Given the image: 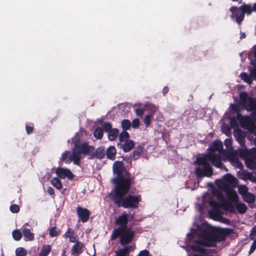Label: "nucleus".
<instances>
[{
    "label": "nucleus",
    "mask_w": 256,
    "mask_h": 256,
    "mask_svg": "<svg viewBox=\"0 0 256 256\" xmlns=\"http://www.w3.org/2000/svg\"><path fill=\"white\" fill-rule=\"evenodd\" d=\"M226 150L223 149V144L220 140H215L210 148L208 153L202 157L196 158L194 164L198 166L196 168V174L198 177L208 176L212 175V170L208 160L212 162L216 167L220 169H224L226 172L228 171L227 168L220 162V158L222 153L228 154L229 152H234L232 147V140L231 138H226L224 142Z\"/></svg>",
    "instance_id": "1"
},
{
    "label": "nucleus",
    "mask_w": 256,
    "mask_h": 256,
    "mask_svg": "<svg viewBox=\"0 0 256 256\" xmlns=\"http://www.w3.org/2000/svg\"><path fill=\"white\" fill-rule=\"evenodd\" d=\"M76 212L82 222H86L88 221L90 212L86 208L78 206L76 208Z\"/></svg>",
    "instance_id": "15"
},
{
    "label": "nucleus",
    "mask_w": 256,
    "mask_h": 256,
    "mask_svg": "<svg viewBox=\"0 0 256 256\" xmlns=\"http://www.w3.org/2000/svg\"><path fill=\"white\" fill-rule=\"evenodd\" d=\"M72 240H75V238H74H74H72Z\"/></svg>",
    "instance_id": "61"
},
{
    "label": "nucleus",
    "mask_w": 256,
    "mask_h": 256,
    "mask_svg": "<svg viewBox=\"0 0 256 256\" xmlns=\"http://www.w3.org/2000/svg\"><path fill=\"white\" fill-rule=\"evenodd\" d=\"M234 136L236 140L238 142L241 146H244L245 139L244 136L241 134L239 133L238 134H234Z\"/></svg>",
    "instance_id": "35"
},
{
    "label": "nucleus",
    "mask_w": 256,
    "mask_h": 256,
    "mask_svg": "<svg viewBox=\"0 0 256 256\" xmlns=\"http://www.w3.org/2000/svg\"><path fill=\"white\" fill-rule=\"evenodd\" d=\"M248 180L256 183V173L250 172Z\"/></svg>",
    "instance_id": "50"
},
{
    "label": "nucleus",
    "mask_w": 256,
    "mask_h": 256,
    "mask_svg": "<svg viewBox=\"0 0 256 256\" xmlns=\"http://www.w3.org/2000/svg\"><path fill=\"white\" fill-rule=\"evenodd\" d=\"M103 128L106 132H108L112 129V126L110 122H104L103 124Z\"/></svg>",
    "instance_id": "43"
},
{
    "label": "nucleus",
    "mask_w": 256,
    "mask_h": 256,
    "mask_svg": "<svg viewBox=\"0 0 256 256\" xmlns=\"http://www.w3.org/2000/svg\"><path fill=\"white\" fill-rule=\"evenodd\" d=\"M115 188L112 194V199L118 207L124 208H136L138 206L141 200V196H132L129 194L124 196L128 192L131 184L134 182L132 178H123L122 177H116L112 179Z\"/></svg>",
    "instance_id": "2"
},
{
    "label": "nucleus",
    "mask_w": 256,
    "mask_h": 256,
    "mask_svg": "<svg viewBox=\"0 0 256 256\" xmlns=\"http://www.w3.org/2000/svg\"><path fill=\"white\" fill-rule=\"evenodd\" d=\"M83 244L80 242H76L72 248V254H79L81 253L82 251Z\"/></svg>",
    "instance_id": "20"
},
{
    "label": "nucleus",
    "mask_w": 256,
    "mask_h": 256,
    "mask_svg": "<svg viewBox=\"0 0 256 256\" xmlns=\"http://www.w3.org/2000/svg\"><path fill=\"white\" fill-rule=\"evenodd\" d=\"M119 140L121 142H123L128 140L129 134L126 130H123L119 135Z\"/></svg>",
    "instance_id": "34"
},
{
    "label": "nucleus",
    "mask_w": 256,
    "mask_h": 256,
    "mask_svg": "<svg viewBox=\"0 0 256 256\" xmlns=\"http://www.w3.org/2000/svg\"><path fill=\"white\" fill-rule=\"evenodd\" d=\"M244 200L247 203L252 204L256 200L255 196L250 192H248L242 196Z\"/></svg>",
    "instance_id": "24"
},
{
    "label": "nucleus",
    "mask_w": 256,
    "mask_h": 256,
    "mask_svg": "<svg viewBox=\"0 0 256 256\" xmlns=\"http://www.w3.org/2000/svg\"><path fill=\"white\" fill-rule=\"evenodd\" d=\"M240 76L242 80L248 84H252L253 80L250 74H248L246 72H243L240 74Z\"/></svg>",
    "instance_id": "21"
},
{
    "label": "nucleus",
    "mask_w": 256,
    "mask_h": 256,
    "mask_svg": "<svg viewBox=\"0 0 256 256\" xmlns=\"http://www.w3.org/2000/svg\"><path fill=\"white\" fill-rule=\"evenodd\" d=\"M241 8H242L244 14L247 15H250L253 12L252 9V6L250 4H243L241 6Z\"/></svg>",
    "instance_id": "29"
},
{
    "label": "nucleus",
    "mask_w": 256,
    "mask_h": 256,
    "mask_svg": "<svg viewBox=\"0 0 256 256\" xmlns=\"http://www.w3.org/2000/svg\"><path fill=\"white\" fill-rule=\"evenodd\" d=\"M60 233V230L55 227H52L50 230V236L52 238L58 236Z\"/></svg>",
    "instance_id": "30"
},
{
    "label": "nucleus",
    "mask_w": 256,
    "mask_h": 256,
    "mask_svg": "<svg viewBox=\"0 0 256 256\" xmlns=\"http://www.w3.org/2000/svg\"><path fill=\"white\" fill-rule=\"evenodd\" d=\"M74 152H76L73 149H72V154H71L70 151L66 150L63 152L61 156V160L67 164H70L72 162H73L74 164L76 166H80V160L82 158V154L78 152L77 155H74Z\"/></svg>",
    "instance_id": "9"
},
{
    "label": "nucleus",
    "mask_w": 256,
    "mask_h": 256,
    "mask_svg": "<svg viewBox=\"0 0 256 256\" xmlns=\"http://www.w3.org/2000/svg\"><path fill=\"white\" fill-rule=\"evenodd\" d=\"M256 238V226L253 227L252 228L250 234V238L252 240H254Z\"/></svg>",
    "instance_id": "47"
},
{
    "label": "nucleus",
    "mask_w": 256,
    "mask_h": 256,
    "mask_svg": "<svg viewBox=\"0 0 256 256\" xmlns=\"http://www.w3.org/2000/svg\"><path fill=\"white\" fill-rule=\"evenodd\" d=\"M121 124L123 130H129L131 126V122L130 120H123L122 121Z\"/></svg>",
    "instance_id": "33"
},
{
    "label": "nucleus",
    "mask_w": 256,
    "mask_h": 256,
    "mask_svg": "<svg viewBox=\"0 0 256 256\" xmlns=\"http://www.w3.org/2000/svg\"><path fill=\"white\" fill-rule=\"evenodd\" d=\"M219 221L226 224H230V220L223 216L220 217Z\"/></svg>",
    "instance_id": "53"
},
{
    "label": "nucleus",
    "mask_w": 256,
    "mask_h": 256,
    "mask_svg": "<svg viewBox=\"0 0 256 256\" xmlns=\"http://www.w3.org/2000/svg\"><path fill=\"white\" fill-rule=\"evenodd\" d=\"M143 150V147L141 146H138L136 147V149L133 152V155L134 158L138 157L139 155L142 152Z\"/></svg>",
    "instance_id": "40"
},
{
    "label": "nucleus",
    "mask_w": 256,
    "mask_h": 256,
    "mask_svg": "<svg viewBox=\"0 0 256 256\" xmlns=\"http://www.w3.org/2000/svg\"><path fill=\"white\" fill-rule=\"evenodd\" d=\"M124 164L122 162L116 161L113 164V171L116 174L118 177H122L123 174L124 167Z\"/></svg>",
    "instance_id": "16"
},
{
    "label": "nucleus",
    "mask_w": 256,
    "mask_h": 256,
    "mask_svg": "<svg viewBox=\"0 0 256 256\" xmlns=\"http://www.w3.org/2000/svg\"><path fill=\"white\" fill-rule=\"evenodd\" d=\"M74 231L72 230L70 228H68L64 234L65 238H70V241L71 242H74V240H72V238H73L74 239Z\"/></svg>",
    "instance_id": "31"
},
{
    "label": "nucleus",
    "mask_w": 256,
    "mask_h": 256,
    "mask_svg": "<svg viewBox=\"0 0 256 256\" xmlns=\"http://www.w3.org/2000/svg\"><path fill=\"white\" fill-rule=\"evenodd\" d=\"M140 126V120L138 118H135L132 120L131 123V126L134 128H138Z\"/></svg>",
    "instance_id": "46"
},
{
    "label": "nucleus",
    "mask_w": 256,
    "mask_h": 256,
    "mask_svg": "<svg viewBox=\"0 0 256 256\" xmlns=\"http://www.w3.org/2000/svg\"><path fill=\"white\" fill-rule=\"evenodd\" d=\"M230 12L232 13L231 17H236V22L238 24H240L244 18V14L241 6L238 8L236 6H232L230 9Z\"/></svg>",
    "instance_id": "12"
},
{
    "label": "nucleus",
    "mask_w": 256,
    "mask_h": 256,
    "mask_svg": "<svg viewBox=\"0 0 256 256\" xmlns=\"http://www.w3.org/2000/svg\"><path fill=\"white\" fill-rule=\"evenodd\" d=\"M34 130V126L33 124H31L30 125L26 124V133L28 134H31Z\"/></svg>",
    "instance_id": "44"
},
{
    "label": "nucleus",
    "mask_w": 256,
    "mask_h": 256,
    "mask_svg": "<svg viewBox=\"0 0 256 256\" xmlns=\"http://www.w3.org/2000/svg\"><path fill=\"white\" fill-rule=\"evenodd\" d=\"M132 246H127L119 249L116 252V256H128L130 252L132 250Z\"/></svg>",
    "instance_id": "17"
},
{
    "label": "nucleus",
    "mask_w": 256,
    "mask_h": 256,
    "mask_svg": "<svg viewBox=\"0 0 256 256\" xmlns=\"http://www.w3.org/2000/svg\"><path fill=\"white\" fill-rule=\"evenodd\" d=\"M10 210L12 213H18L20 211V207L18 204H12L10 206Z\"/></svg>",
    "instance_id": "42"
},
{
    "label": "nucleus",
    "mask_w": 256,
    "mask_h": 256,
    "mask_svg": "<svg viewBox=\"0 0 256 256\" xmlns=\"http://www.w3.org/2000/svg\"><path fill=\"white\" fill-rule=\"evenodd\" d=\"M22 234L26 241H30L34 239V234L32 232H31L30 230L28 228H24L22 230Z\"/></svg>",
    "instance_id": "18"
},
{
    "label": "nucleus",
    "mask_w": 256,
    "mask_h": 256,
    "mask_svg": "<svg viewBox=\"0 0 256 256\" xmlns=\"http://www.w3.org/2000/svg\"><path fill=\"white\" fill-rule=\"evenodd\" d=\"M152 118V114L146 115L144 116V124H145L146 127H148L150 126V120Z\"/></svg>",
    "instance_id": "41"
},
{
    "label": "nucleus",
    "mask_w": 256,
    "mask_h": 256,
    "mask_svg": "<svg viewBox=\"0 0 256 256\" xmlns=\"http://www.w3.org/2000/svg\"><path fill=\"white\" fill-rule=\"evenodd\" d=\"M236 208L238 213L242 214L246 212L247 210L246 206L244 203H238L236 205Z\"/></svg>",
    "instance_id": "28"
},
{
    "label": "nucleus",
    "mask_w": 256,
    "mask_h": 256,
    "mask_svg": "<svg viewBox=\"0 0 256 256\" xmlns=\"http://www.w3.org/2000/svg\"><path fill=\"white\" fill-rule=\"evenodd\" d=\"M135 113L138 116H142L144 113V110L141 108H137L135 110Z\"/></svg>",
    "instance_id": "52"
},
{
    "label": "nucleus",
    "mask_w": 256,
    "mask_h": 256,
    "mask_svg": "<svg viewBox=\"0 0 256 256\" xmlns=\"http://www.w3.org/2000/svg\"><path fill=\"white\" fill-rule=\"evenodd\" d=\"M248 70L250 72V75L252 76V80H256V67L254 68H249Z\"/></svg>",
    "instance_id": "45"
},
{
    "label": "nucleus",
    "mask_w": 256,
    "mask_h": 256,
    "mask_svg": "<svg viewBox=\"0 0 256 256\" xmlns=\"http://www.w3.org/2000/svg\"><path fill=\"white\" fill-rule=\"evenodd\" d=\"M250 172L248 171H242L238 174V178L244 180H248Z\"/></svg>",
    "instance_id": "37"
},
{
    "label": "nucleus",
    "mask_w": 256,
    "mask_h": 256,
    "mask_svg": "<svg viewBox=\"0 0 256 256\" xmlns=\"http://www.w3.org/2000/svg\"><path fill=\"white\" fill-rule=\"evenodd\" d=\"M247 167L251 170L256 169V149H252L250 154L246 158Z\"/></svg>",
    "instance_id": "14"
},
{
    "label": "nucleus",
    "mask_w": 256,
    "mask_h": 256,
    "mask_svg": "<svg viewBox=\"0 0 256 256\" xmlns=\"http://www.w3.org/2000/svg\"><path fill=\"white\" fill-rule=\"evenodd\" d=\"M220 158L221 162L222 160L224 161L228 160L234 166L239 169H242V165L240 162L236 152H229L226 154L222 153V156Z\"/></svg>",
    "instance_id": "11"
},
{
    "label": "nucleus",
    "mask_w": 256,
    "mask_h": 256,
    "mask_svg": "<svg viewBox=\"0 0 256 256\" xmlns=\"http://www.w3.org/2000/svg\"><path fill=\"white\" fill-rule=\"evenodd\" d=\"M92 256H95L94 255H93Z\"/></svg>",
    "instance_id": "62"
},
{
    "label": "nucleus",
    "mask_w": 256,
    "mask_h": 256,
    "mask_svg": "<svg viewBox=\"0 0 256 256\" xmlns=\"http://www.w3.org/2000/svg\"><path fill=\"white\" fill-rule=\"evenodd\" d=\"M118 130L116 128H112L108 132V138L110 140H114L118 134Z\"/></svg>",
    "instance_id": "26"
},
{
    "label": "nucleus",
    "mask_w": 256,
    "mask_h": 256,
    "mask_svg": "<svg viewBox=\"0 0 256 256\" xmlns=\"http://www.w3.org/2000/svg\"><path fill=\"white\" fill-rule=\"evenodd\" d=\"M238 185L236 178L230 174H226L220 181L219 186L221 190L224 192L227 199L225 200L222 195L218 193L217 194L218 200L221 202L223 208L231 212H234V208L232 202L236 203L238 200V196L234 187Z\"/></svg>",
    "instance_id": "3"
},
{
    "label": "nucleus",
    "mask_w": 256,
    "mask_h": 256,
    "mask_svg": "<svg viewBox=\"0 0 256 256\" xmlns=\"http://www.w3.org/2000/svg\"><path fill=\"white\" fill-rule=\"evenodd\" d=\"M232 2H238L239 4H240L242 2V0H231Z\"/></svg>",
    "instance_id": "59"
},
{
    "label": "nucleus",
    "mask_w": 256,
    "mask_h": 256,
    "mask_svg": "<svg viewBox=\"0 0 256 256\" xmlns=\"http://www.w3.org/2000/svg\"><path fill=\"white\" fill-rule=\"evenodd\" d=\"M233 232L230 228H218L211 236H208L205 242L196 241L197 245H192L189 248L194 252H198L193 256H210L206 252V250L202 248V244L208 246H215L216 242L224 240L227 236Z\"/></svg>",
    "instance_id": "4"
},
{
    "label": "nucleus",
    "mask_w": 256,
    "mask_h": 256,
    "mask_svg": "<svg viewBox=\"0 0 256 256\" xmlns=\"http://www.w3.org/2000/svg\"><path fill=\"white\" fill-rule=\"evenodd\" d=\"M134 215L129 216L126 213H124L122 215L119 216L116 220V224L118 226V228L114 230V232L118 233L117 232L124 231L127 228V224L129 219L132 220L134 218Z\"/></svg>",
    "instance_id": "10"
},
{
    "label": "nucleus",
    "mask_w": 256,
    "mask_h": 256,
    "mask_svg": "<svg viewBox=\"0 0 256 256\" xmlns=\"http://www.w3.org/2000/svg\"><path fill=\"white\" fill-rule=\"evenodd\" d=\"M168 92V86L164 87L162 90L163 94H166Z\"/></svg>",
    "instance_id": "55"
},
{
    "label": "nucleus",
    "mask_w": 256,
    "mask_h": 256,
    "mask_svg": "<svg viewBox=\"0 0 256 256\" xmlns=\"http://www.w3.org/2000/svg\"><path fill=\"white\" fill-rule=\"evenodd\" d=\"M96 128H94V132H93V136L94 138H96Z\"/></svg>",
    "instance_id": "58"
},
{
    "label": "nucleus",
    "mask_w": 256,
    "mask_h": 256,
    "mask_svg": "<svg viewBox=\"0 0 256 256\" xmlns=\"http://www.w3.org/2000/svg\"><path fill=\"white\" fill-rule=\"evenodd\" d=\"M236 119L239 122L241 126L251 132L256 130V112L252 113L250 116H242L238 112Z\"/></svg>",
    "instance_id": "6"
},
{
    "label": "nucleus",
    "mask_w": 256,
    "mask_h": 256,
    "mask_svg": "<svg viewBox=\"0 0 256 256\" xmlns=\"http://www.w3.org/2000/svg\"><path fill=\"white\" fill-rule=\"evenodd\" d=\"M252 9L254 12H256V2L255 4L252 6Z\"/></svg>",
    "instance_id": "56"
},
{
    "label": "nucleus",
    "mask_w": 256,
    "mask_h": 256,
    "mask_svg": "<svg viewBox=\"0 0 256 256\" xmlns=\"http://www.w3.org/2000/svg\"><path fill=\"white\" fill-rule=\"evenodd\" d=\"M26 251L23 248H18L16 250V256H26Z\"/></svg>",
    "instance_id": "36"
},
{
    "label": "nucleus",
    "mask_w": 256,
    "mask_h": 256,
    "mask_svg": "<svg viewBox=\"0 0 256 256\" xmlns=\"http://www.w3.org/2000/svg\"><path fill=\"white\" fill-rule=\"evenodd\" d=\"M208 204L214 210H218L220 208V204L213 199L209 200Z\"/></svg>",
    "instance_id": "38"
},
{
    "label": "nucleus",
    "mask_w": 256,
    "mask_h": 256,
    "mask_svg": "<svg viewBox=\"0 0 256 256\" xmlns=\"http://www.w3.org/2000/svg\"><path fill=\"white\" fill-rule=\"evenodd\" d=\"M134 146V143L132 140H127L124 142L122 146V149L124 152H130Z\"/></svg>",
    "instance_id": "23"
},
{
    "label": "nucleus",
    "mask_w": 256,
    "mask_h": 256,
    "mask_svg": "<svg viewBox=\"0 0 256 256\" xmlns=\"http://www.w3.org/2000/svg\"><path fill=\"white\" fill-rule=\"evenodd\" d=\"M150 252L148 250H141L136 256H149Z\"/></svg>",
    "instance_id": "51"
},
{
    "label": "nucleus",
    "mask_w": 256,
    "mask_h": 256,
    "mask_svg": "<svg viewBox=\"0 0 256 256\" xmlns=\"http://www.w3.org/2000/svg\"><path fill=\"white\" fill-rule=\"evenodd\" d=\"M51 183L58 190H61L62 188V184L60 180L56 177L54 178L52 180Z\"/></svg>",
    "instance_id": "27"
},
{
    "label": "nucleus",
    "mask_w": 256,
    "mask_h": 256,
    "mask_svg": "<svg viewBox=\"0 0 256 256\" xmlns=\"http://www.w3.org/2000/svg\"><path fill=\"white\" fill-rule=\"evenodd\" d=\"M80 134L77 132L72 138V143L74 146L73 149L76 152H74V155H77V153L80 152L82 155L86 156H88L89 159H93L96 156V152L94 146H90L87 142L80 143Z\"/></svg>",
    "instance_id": "5"
},
{
    "label": "nucleus",
    "mask_w": 256,
    "mask_h": 256,
    "mask_svg": "<svg viewBox=\"0 0 256 256\" xmlns=\"http://www.w3.org/2000/svg\"><path fill=\"white\" fill-rule=\"evenodd\" d=\"M255 58L254 60H250V64L254 66H256V44L254 46L250 52L248 54V58L252 60V58Z\"/></svg>",
    "instance_id": "22"
},
{
    "label": "nucleus",
    "mask_w": 256,
    "mask_h": 256,
    "mask_svg": "<svg viewBox=\"0 0 256 256\" xmlns=\"http://www.w3.org/2000/svg\"><path fill=\"white\" fill-rule=\"evenodd\" d=\"M116 150L113 146H110L106 151V157L111 160H114L116 158Z\"/></svg>",
    "instance_id": "19"
},
{
    "label": "nucleus",
    "mask_w": 256,
    "mask_h": 256,
    "mask_svg": "<svg viewBox=\"0 0 256 256\" xmlns=\"http://www.w3.org/2000/svg\"><path fill=\"white\" fill-rule=\"evenodd\" d=\"M254 240L248 252L249 254H252L256 249V239H254Z\"/></svg>",
    "instance_id": "48"
},
{
    "label": "nucleus",
    "mask_w": 256,
    "mask_h": 256,
    "mask_svg": "<svg viewBox=\"0 0 256 256\" xmlns=\"http://www.w3.org/2000/svg\"><path fill=\"white\" fill-rule=\"evenodd\" d=\"M66 248H64L62 250V252L61 256H66Z\"/></svg>",
    "instance_id": "57"
},
{
    "label": "nucleus",
    "mask_w": 256,
    "mask_h": 256,
    "mask_svg": "<svg viewBox=\"0 0 256 256\" xmlns=\"http://www.w3.org/2000/svg\"><path fill=\"white\" fill-rule=\"evenodd\" d=\"M239 98L240 104L248 112H256V98L248 96L246 92H241Z\"/></svg>",
    "instance_id": "7"
},
{
    "label": "nucleus",
    "mask_w": 256,
    "mask_h": 256,
    "mask_svg": "<svg viewBox=\"0 0 256 256\" xmlns=\"http://www.w3.org/2000/svg\"><path fill=\"white\" fill-rule=\"evenodd\" d=\"M12 236L15 240L18 241L21 239L22 234L20 230H14L12 232Z\"/></svg>",
    "instance_id": "32"
},
{
    "label": "nucleus",
    "mask_w": 256,
    "mask_h": 256,
    "mask_svg": "<svg viewBox=\"0 0 256 256\" xmlns=\"http://www.w3.org/2000/svg\"><path fill=\"white\" fill-rule=\"evenodd\" d=\"M104 134V130L102 128H97V139L102 138Z\"/></svg>",
    "instance_id": "49"
},
{
    "label": "nucleus",
    "mask_w": 256,
    "mask_h": 256,
    "mask_svg": "<svg viewBox=\"0 0 256 256\" xmlns=\"http://www.w3.org/2000/svg\"><path fill=\"white\" fill-rule=\"evenodd\" d=\"M56 173L58 176L62 179L67 178L68 180H72L74 178V174L68 168L58 167L56 169Z\"/></svg>",
    "instance_id": "13"
},
{
    "label": "nucleus",
    "mask_w": 256,
    "mask_h": 256,
    "mask_svg": "<svg viewBox=\"0 0 256 256\" xmlns=\"http://www.w3.org/2000/svg\"><path fill=\"white\" fill-rule=\"evenodd\" d=\"M51 250L52 246L50 245H44L42 247L38 256H48Z\"/></svg>",
    "instance_id": "25"
},
{
    "label": "nucleus",
    "mask_w": 256,
    "mask_h": 256,
    "mask_svg": "<svg viewBox=\"0 0 256 256\" xmlns=\"http://www.w3.org/2000/svg\"><path fill=\"white\" fill-rule=\"evenodd\" d=\"M47 192L50 195L52 196H54V188L50 186L48 188Z\"/></svg>",
    "instance_id": "54"
},
{
    "label": "nucleus",
    "mask_w": 256,
    "mask_h": 256,
    "mask_svg": "<svg viewBox=\"0 0 256 256\" xmlns=\"http://www.w3.org/2000/svg\"><path fill=\"white\" fill-rule=\"evenodd\" d=\"M238 192L242 196L248 192V188L246 186L242 185L238 187Z\"/></svg>",
    "instance_id": "39"
},
{
    "label": "nucleus",
    "mask_w": 256,
    "mask_h": 256,
    "mask_svg": "<svg viewBox=\"0 0 256 256\" xmlns=\"http://www.w3.org/2000/svg\"><path fill=\"white\" fill-rule=\"evenodd\" d=\"M116 233L113 232L112 239H116L118 236H120V243L122 245H125L130 242L134 236V232L130 228L126 229L124 231H120Z\"/></svg>",
    "instance_id": "8"
},
{
    "label": "nucleus",
    "mask_w": 256,
    "mask_h": 256,
    "mask_svg": "<svg viewBox=\"0 0 256 256\" xmlns=\"http://www.w3.org/2000/svg\"><path fill=\"white\" fill-rule=\"evenodd\" d=\"M245 37H246V35H245V34H242V37H241V38H245Z\"/></svg>",
    "instance_id": "60"
}]
</instances>
